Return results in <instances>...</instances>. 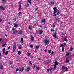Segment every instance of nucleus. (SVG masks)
Here are the masks:
<instances>
[{
    "label": "nucleus",
    "instance_id": "f257e3e1",
    "mask_svg": "<svg viewBox=\"0 0 74 74\" xmlns=\"http://www.w3.org/2000/svg\"><path fill=\"white\" fill-rule=\"evenodd\" d=\"M55 64L54 66V68L53 70H55L56 69V66H58V62L57 61V60H56L54 62Z\"/></svg>",
    "mask_w": 74,
    "mask_h": 74
},
{
    "label": "nucleus",
    "instance_id": "f03ea898",
    "mask_svg": "<svg viewBox=\"0 0 74 74\" xmlns=\"http://www.w3.org/2000/svg\"><path fill=\"white\" fill-rule=\"evenodd\" d=\"M54 16H56L57 14H56V12H57V9L56 8V7H55L54 8Z\"/></svg>",
    "mask_w": 74,
    "mask_h": 74
},
{
    "label": "nucleus",
    "instance_id": "7ed1b4c3",
    "mask_svg": "<svg viewBox=\"0 0 74 74\" xmlns=\"http://www.w3.org/2000/svg\"><path fill=\"white\" fill-rule=\"evenodd\" d=\"M5 48H4L3 49L2 51L3 52V54H4V53H5V54L6 55H8V51H6L5 53Z\"/></svg>",
    "mask_w": 74,
    "mask_h": 74
},
{
    "label": "nucleus",
    "instance_id": "20e7f679",
    "mask_svg": "<svg viewBox=\"0 0 74 74\" xmlns=\"http://www.w3.org/2000/svg\"><path fill=\"white\" fill-rule=\"evenodd\" d=\"M16 49V43L15 42L13 46V50L15 51Z\"/></svg>",
    "mask_w": 74,
    "mask_h": 74
},
{
    "label": "nucleus",
    "instance_id": "39448f33",
    "mask_svg": "<svg viewBox=\"0 0 74 74\" xmlns=\"http://www.w3.org/2000/svg\"><path fill=\"white\" fill-rule=\"evenodd\" d=\"M55 22H59L60 21V18L56 17L54 19Z\"/></svg>",
    "mask_w": 74,
    "mask_h": 74
},
{
    "label": "nucleus",
    "instance_id": "423d86ee",
    "mask_svg": "<svg viewBox=\"0 0 74 74\" xmlns=\"http://www.w3.org/2000/svg\"><path fill=\"white\" fill-rule=\"evenodd\" d=\"M12 31H13V34H15V33H17V31H16L15 28H13L12 29Z\"/></svg>",
    "mask_w": 74,
    "mask_h": 74
},
{
    "label": "nucleus",
    "instance_id": "0eeeda50",
    "mask_svg": "<svg viewBox=\"0 0 74 74\" xmlns=\"http://www.w3.org/2000/svg\"><path fill=\"white\" fill-rule=\"evenodd\" d=\"M57 34V33H56V31H55L54 33V34L53 35V37H54V38H55L56 39L57 38V36H56Z\"/></svg>",
    "mask_w": 74,
    "mask_h": 74
},
{
    "label": "nucleus",
    "instance_id": "6e6552de",
    "mask_svg": "<svg viewBox=\"0 0 74 74\" xmlns=\"http://www.w3.org/2000/svg\"><path fill=\"white\" fill-rule=\"evenodd\" d=\"M24 70V67H22V68H20L19 70V71L20 72L21 71H23Z\"/></svg>",
    "mask_w": 74,
    "mask_h": 74
},
{
    "label": "nucleus",
    "instance_id": "1a4fd4ad",
    "mask_svg": "<svg viewBox=\"0 0 74 74\" xmlns=\"http://www.w3.org/2000/svg\"><path fill=\"white\" fill-rule=\"evenodd\" d=\"M31 41H33V40H34V37H33V35H31Z\"/></svg>",
    "mask_w": 74,
    "mask_h": 74
},
{
    "label": "nucleus",
    "instance_id": "9d476101",
    "mask_svg": "<svg viewBox=\"0 0 74 74\" xmlns=\"http://www.w3.org/2000/svg\"><path fill=\"white\" fill-rule=\"evenodd\" d=\"M0 9H1V10H5L4 7L2 6H0Z\"/></svg>",
    "mask_w": 74,
    "mask_h": 74
},
{
    "label": "nucleus",
    "instance_id": "9b49d317",
    "mask_svg": "<svg viewBox=\"0 0 74 74\" xmlns=\"http://www.w3.org/2000/svg\"><path fill=\"white\" fill-rule=\"evenodd\" d=\"M41 23H45V19H42L41 21Z\"/></svg>",
    "mask_w": 74,
    "mask_h": 74
},
{
    "label": "nucleus",
    "instance_id": "f8f14e48",
    "mask_svg": "<svg viewBox=\"0 0 74 74\" xmlns=\"http://www.w3.org/2000/svg\"><path fill=\"white\" fill-rule=\"evenodd\" d=\"M66 59V60L65 61V63H69V60L68 58H67Z\"/></svg>",
    "mask_w": 74,
    "mask_h": 74
},
{
    "label": "nucleus",
    "instance_id": "ddd939ff",
    "mask_svg": "<svg viewBox=\"0 0 74 74\" xmlns=\"http://www.w3.org/2000/svg\"><path fill=\"white\" fill-rule=\"evenodd\" d=\"M0 68L1 69H3V65L1 64H0Z\"/></svg>",
    "mask_w": 74,
    "mask_h": 74
},
{
    "label": "nucleus",
    "instance_id": "4468645a",
    "mask_svg": "<svg viewBox=\"0 0 74 74\" xmlns=\"http://www.w3.org/2000/svg\"><path fill=\"white\" fill-rule=\"evenodd\" d=\"M67 38H68L67 36L66 37L64 40V41H66V42H67V41H68V40L67 39Z\"/></svg>",
    "mask_w": 74,
    "mask_h": 74
},
{
    "label": "nucleus",
    "instance_id": "2eb2a0df",
    "mask_svg": "<svg viewBox=\"0 0 74 74\" xmlns=\"http://www.w3.org/2000/svg\"><path fill=\"white\" fill-rule=\"evenodd\" d=\"M14 27H18V24H14L13 25Z\"/></svg>",
    "mask_w": 74,
    "mask_h": 74
},
{
    "label": "nucleus",
    "instance_id": "dca6fc26",
    "mask_svg": "<svg viewBox=\"0 0 74 74\" xmlns=\"http://www.w3.org/2000/svg\"><path fill=\"white\" fill-rule=\"evenodd\" d=\"M38 32H39L40 34H42L43 32V31L40 30L38 31Z\"/></svg>",
    "mask_w": 74,
    "mask_h": 74
},
{
    "label": "nucleus",
    "instance_id": "f3484780",
    "mask_svg": "<svg viewBox=\"0 0 74 74\" xmlns=\"http://www.w3.org/2000/svg\"><path fill=\"white\" fill-rule=\"evenodd\" d=\"M55 27H56V25L55 23H53V28H54Z\"/></svg>",
    "mask_w": 74,
    "mask_h": 74
},
{
    "label": "nucleus",
    "instance_id": "a211bd4d",
    "mask_svg": "<svg viewBox=\"0 0 74 74\" xmlns=\"http://www.w3.org/2000/svg\"><path fill=\"white\" fill-rule=\"evenodd\" d=\"M21 42L23 43V38H21Z\"/></svg>",
    "mask_w": 74,
    "mask_h": 74
},
{
    "label": "nucleus",
    "instance_id": "6ab92c4d",
    "mask_svg": "<svg viewBox=\"0 0 74 74\" xmlns=\"http://www.w3.org/2000/svg\"><path fill=\"white\" fill-rule=\"evenodd\" d=\"M19 48L20 49H21L22 48V45H20L19 46Z\"/></svg>",
    "mask_w": 74,
    "mask_h": 74
},
{
    "label": "nucleus",
    "instance_id": "aec40b11",
    "mask_svg": "<svg viewBox=\"0 0 74 74\" xmlns=\"http://www.w3.org/2000/svg\"><path fill=\"white\" fill-rule=\"evenodd\" d=\"M32 1H31V0H28L27 1V2H28V3H30V4H31V2Z\"/></svg>",
    "mask_w": 74,
    "mask_h": 74
},
{
    "label": "nucleus",
    "instance_id": "412c9836",
    "mask_svg": "<svg viewBox=\"0 0 74 74\" xmlns=\"http://www.w3.org/2000/svg\"><path fill=\"white\" fill-rule=\"evenodd\" d=\"M35 48H36V49H38L39 48H40V46L39 45L36 46Z\"/></svg>",
    "mask_w": 74,
    "mask_h": 74
},
{
    "label": "nucleus",
    "instance_id": "4be33fe9",
    "mask_svg": "<svg viewBox=\"0 0 74 74\" xmlns=\"http://www.w3.org/2000/svg\"><path fill=\"white\" fill-rule=\"evenodd\" d=\"M49 43V40H47V45H48Z\"/></svg>",
    "mask_w": 74,
    "mask_h": 74
},
{
    "label": "nucleus",
    "instance_id": "5701e85b",
    "mask_svg": "<svg viewBox=\"0 0 74 74\" xmlns=\"http://www.w3.org/2000/svg\"><path fill=\"white\" fill-rule=\"evenodd\" d=\"M18 34H22V32L21 31H19L18 32Z\"/></svg>",
    "mask_w": 74,
    "mask_h": 74
},
{
    "label": "nucleus",
    "instance_id": "b1692460",
    "mask_svg": "<svg viewBox=\"0 0 74 74\" xmlns=\"http://www.w3.org/2000/svg\"><path fill=\"white\" fill-rule=\"evenodd\" d=\"M73 49L72 47H71L70 49V51L71 52L73 51Z\"/></svg>",
    "mask_w": 74,
    "mask_h": 74
},
{
    "label": "nucleus",
    "instance_id": "393cba45",
    "mask_svg": "<svg viewBox=\"0 0 74 74\" xmlns=\"http://www.w3.org/2000/svg\"><path fill=\"white\" fill-rule=\"evenodd\" d=\"M29 6V4L28 3H27V4L25 5V7H28Z\"/></svg>",
    "mask_w": 74,
    "mask_h": 74
},
{
    "label": "nucleus",
    "instance_id": "a878e982",
    "mask_svg": "<svg viewBox=\"0 0 74 74\" xmlns=\"http://www.w3.org/2000/svg\"><path fill=\"white\" fill-rule=\"evenodd\" d=\"M60 12H58L57 13V15H60Z\"/></svg>",
    "mask_w": 74,
    "mask_h": 74
},
{
    "label": "nucleus",
    "instance_id": "bb28decb",
    "mask_svg": "<svg viewBox=\"0 0 74 74\" xmlns=\"http://www.w3.org/2000/svg\"><path fill=\"white\" fill-rule=\"evenodd\" d=\"M64 47H62V51L63 52H64Z\"/></svg>",
    "mask_w": 74,
    "mask_h": 74
},
{
    "label": "nucleus",
    "instance_id": "cd10ccee",
    "mask_svg": "<svg viewBox=\"0 0 74 74\" xmlns=\"http://www.w3.org/2000/svg\"><path fill=\"white\" fill-rule=\"evenodd\" d=\"M48 53H51V50H48Z\"/></svg>",
    "mask_w": 74,
    "mask_h": 74
},
{
    "label": "nucleus",
    "instance_id": "c85d7f7f",
    "mask_svg": "<svg viewBox=\"0 0 74 74\" xmlns=\"http://www.w3.org/2000/svg\"><path fill=\"white\" fill-rule=\"evenodd\" d=\"M44 43H45V44L46 45H47V40H44Z\"/></svg>",
    "mask_w": 74,
    "mask_h": 74
},
{
    "label": "nucleus",
    "instance_id": "c756f323",
    "mask_svg": "<svg viewBox=\"0 0 74 74\" xmlns=\"http://www.w3.org/2000/svg\"><path fill=\"white\" fill-rule=\"evenodd\" d=\"M20 69H18V68L16 69V72H17V71H18V70H19Z\"/></svg>",
    "mask_w": 74,
    "mask_h": 74
},
{
    "label": "nucleus",
    "instance_id": "7c9ffc66",
    "mask_svg": "<svg viewBox=\"0 0 74 74\" xmlns=\"http://www.w3.org/2000/svg\"><path fill=\"white\" fill-rule=\"evenodd\" d=\"M30 70V68H28L27 69V71H29Z\"/></svg>",
    "mask_w": 74,
    "mask_h": 74
},
{
    "label": "nucleus",
    "instance_id": "2f4dec72",
    "mask_svg": "<svg viewBox=\"0 0 74 74\" xmlns=\"http://www.w3.org/2000/svg\"><path fill=\"white\" fill-rule=\"evenodd\" d=\"M65 68H66V67H65V66L64 65L62 66V69H65Z\"/></svg>",
    "mask_w": 74,
    "mask_h": 74
},
{
    "label": "nucleus",
    "instance_id": "473e14b6",
    "mask_svg": "<svg viewBox=\"0 0 74 74\" xmlns=\"http://www.w3.org/2000/svg\"><path fill=\"white\" fill-rule=\"evenodd\" d=\"M29 47L31 48H33V46L32 45H30Z\"/></svg>",
    "mask_w": 74,
    "mask_h": 74
},
{
    "label": "nucleus",
    "instance_id": "72a5a7b5",
    "mask_svg": "<svg viewBox=\"0 0 74 74\" xmlns=\"http://www.w3.org/2000/svg\"><path fill=\"white\" fill-rule=\"evenodd\" d=\"M2 1L3 2V3H5L6 2V0H2Z\"/></svg>",
    "mask_w": 74,
    "mask_h": 74
},
{
    "label": "nucleus",
    "instance_id": "f704fd0d",
    "mask_svg": "<svg viewBox=\"0 0 74 74\" xmlns=\"http://www.w3.org/2000/svg\"><path fill=\"white\" fill-rule=\"evenodd\" d=\"M28 28L29 29L31 30H32V28L30 27L29 26Z\"/></svg>",
    "mask_w": 74,
    "mask_h": 74
},
{
    "label": "nucleus",
    "instance_id": "c9c22d12",
    "mask_svg": "<svg viewBox=\"0 0 74 74\" xmlns=\"http://www.w3.org/2000/svg\"><path fill=\"white\" fill-rule=\"evenodd\" d=\"M36 70H40V68H39V67H37L36 68Z\"/></svg>",
    "mask_w": 74,
    "mask_h": 74
},
{
    "label": "nucleus",
    "instance_id": "e433bc0d",
    "mask_svg": "<svg viewBox=\"0 0 74 74\" xmlns=\"http://www.w3.org/2000/svg\"><path fill=\"white\" fill-rule=\"evenodd\" d=\"M7 45V44H4L3 45L2 47H5V45Z\"/></svg>",
    "mask_w": 74,
    "mask_h": 74
},
{
    "label": "nucleus",
    "instance_id": "4c0bfd02",
    "mask_svg": "<svg viewBox=\"0 0 74 74\" xmlns=\"http://www.w3.org/2000/svg\"><path fill=\"white\" fill-rule=\"evenodd\" d=\"M27 55V56H30V53H28Z\"/></svg>",
    "mask_w": 74,
    "mask_h": 74
},
{
    "label": "nucleus",
    "instance_id": "58836bf2",
    "mask_svg": "<svg viewBox=\"0 0 74 74\" xmlns=\"http://www.w3.org/2000/svg\"><path fill=\"white\" fill-rule=\"evenodd\" d=\"M21 53V51H18V55H20Z\"/></svg>",
    "mask_w": 74,
    "mask_h": 74
},
{
    "label": "nucleus",
    "instance_id": "ea45409f",
    "mask_svg": "<svg viewBox=\"0 0 74 74\" xmlns=\"http://www.w3.org/2000/svg\"><path fill=\"white\" fill-rule=\"evenodd\" d=\"M50 3H51L52 4H54V2H53L51 1Z\"/></svg>",
    "mask_w": 74,
    "mask_h": 74
},
{
    "label": "nucleus",
    "instance_id": "a19ab883",
    "mask_svg": "<svg viewBox=\"0 0 74 74\" xmlns=\"http://www.w3.org/2000/svg\"><path fill=\"white\" fill-rule=\"evenodd\" d=\"M21 5H20L19 6V10H21Z\"/></svg>",
    "mask_w": 74,
    "mask_h": 74
},
{
    "label": "nucleus",
    "instance_id": "79ce46f5",
    "mask_svg": "<svg viewBox=\"0 0 74 74\" xmlns=\"http://www.w3.org/2000/svg\"><path fill=\"white\" fill-rule=\"evenodd\" d=\"M69 55H70V53L69 52L68 53H66V55L67 56Z\"/></svg>",
    "mask_w": 74,
    "mask_h": 74
},
{
    "label": "nucleus",
    "instance_id": "37998d69",
    "mask_svg": "<svg viewBox=\"0 0 74 74\" xmlns=\"http://www.w3.org/2000/svg\"><path fill=\"white\" fill-rule=\"evenodd\" d=\"M51 62H52V61L50 60L48 62H47V63H51Z\"/></svg>",
    "mask_w": 74,
    "mask_h": 74
},
{
    "label": "nucleus",
    "instance_id": "c03bdc74",
    "mask_svg": "<svg viewBox=\"0 0 74 74\" xmlns=\"http://www.w3.org/2000/svg\"><path fill=\"white\" fill-rule=\"evenodd\" d=\"M29 63H30V64H31V65H32V64H32V63L30 61H29Z\"/></svg>",
    "mask_w": 74,
    "mask_h": 74
},
{
    "label": "nucleus",
    "instance_id": "a18cd8bd",
    "mask_svg": "<svg viewBox=\"0 0 74 74\" xmlns=\"http://www.w3.org/2000/svg\"><path fill=\"white\" fill-rule=\"evenodd\" d=\"M63 47V44H62L60 45V47Z\"/></svg>",
    "mask_w": 74,
    "mask_h": 74
},
{
    "label": "nucleus",
    "instance_id": "49530a36",
    "mask_svg": "<svg viewBox=\"0 0 74 74\" xmlns=\"http://www.w3.org/2000/svg\"><path fill=\"white\" fill-rule=\"evenodd\" d=\"M66 71H67V70H68V68L67 67H66Z\"/></svg>",
    "mask_w": 74,
    "mask_h": 74
},
{
    "label": "nucleus",
    "instance_id": "de8ad7c7",
    "mask_svg": "<svg viewBox=\"0 0 74 74\" xmlns=\"http://www.w3.org/2000/svg\"><path fill=\"white\" fill-rule=\"evenodd\" d=\"M2 22V20L0 18V22Z\"/></svg>",
    "mask_w": 74,
    "mask_h": 74
},
{
    "label": "nucleus",
    "instance_id": "09e8293b",
    "mask_svg": "<svg viewBox=\"0 0 74 74\" xmlns=\"http://www.w3.org/2000/svg\"><path fill=\"white\" fill-rule=\"evenodd\" d=\"M51 54L52 55H53L54 54V52H53V51H52L51 53Z\"/></svg>",
    "mask_w": 74,
    "mask_h": 74
},
{
    "label": "nucleus",
    "instance_id": "8fccbe9b",
    "mask_svg": "<svg viewBox=\"0 0 74 74\" xmlns=\"http://www.w3.org/2000/svg\"><path fill=\"white\" fill-rule=\"evenodd\" d=\"M66 43H64L63 45H64V46H66Z\"/></svg>",
    "mask_w": 74,
    "mask_h": 74
},
{
    "label": "nucleus",
    "instance_id": "3c124183",
    "mask_svg": "<svg viewBox=\"0 0 74 74\" xmlns=\"http://www.w3.org/2000/svg\"><path fill=\"white\" fill-rule=\"evenodd\" d=\"M33 56H31L30 57L31 59H33Z\"/></svg>",
    "mask_w": 74,
    "mask_h": 74
},
{
    "label": "nucleus",
    "instance_id": "603ef678",
    "mask_svg": "<svg viewBox=\"0 0 74 74\" xmlns=\"http://www.w3.org/2000/svg\"><path fill=\"white\" fill-rule=\"evenodd\" d=\"M13 63L12 62H10V64H12Z\"/></svg>",
    "mask_w": 74,
    "mask_h": 74
},
{
    "label": "nucleus",
    "instance_id": "864d4df0",
    "mask_svg": "<svg viewBox=\"0 0 74 74\" xmlns=\"http://www.w3.org/2000/svg\"><path fill=\"white\" fill-rule=\"evenodd\" d=\"M51 32H53V31H55V30H53V29H51Z\"/></svg>",
    "mask_w": 74,
    "mask_h": 74
},
{
    "label": "nucleus",
    "instance_id": "5fc2aeb1",
    "mask_svg": "<svg viewBox=\"0 0 74 74\" xmlns=\"http://www.w3.org/2000/svg\"><path fill=\"white\" fill-rule=\"evenodd\" d=\"M52 69H53V68H51V69H50V71H52Z\"/></svg>",
    "mask_w": 74,
    "mask_h": 74
},
{
    "label": "nucleus",
    "instance_id": "6e6d98bb",
    "mask_svg": "<svg viewBox=\"0 0 74 74\" xmlns=\"http://www.w3.org/2000/svg\"><path fill=\"white\" fill-rule=\"evenodd\" d=\"M10 49V46H9L8 48V49Z\"/></svg>",
    "mask_w": 74,
    "mask_h": 74
},
{
    "label": "nucleus",
    "instance_id": "4d7b16f0",
    "mask_svg": "<svg viewBox=\"0 0 74 74\" xmlns=\"http://www.w3.org/2000/svg\"><path fill=\"white\" fill-rule=\"evenodd\" d=\"M47 70L48 72H49V69H47Z\"/></svg>",
    "mask_w": 74,
    "mask_h": 74
},
{
    "label": "nucleus",
    "instance_id": "13d9d810",
    "mask_svg": "<svg viewBox=\"0 0 74 74\" xmlns=\"http://www.w3.org/2000/svg\"><path fill=\"white\" fill-rule=\"evenodd\" d=\"M34 68L36 67V65L34 64V66H33Z\"/></svg>",
    "mask_w": 74,
    "mask_h": 74
},
{
    "label": "nucleus",
    "instance_id": "bf43d9fd",
    "mask_svg": "<svg viewBox=\"0 0 74 74\" xmlns=\"http://www.w3.org/2000/svg\"><path fill=\"white\" fill-rule=\"evenodd\" d=\"M19 15H21V12H19L18 13Z\"/></svg>",
    "mask_w": 74,
    "mask_h": 74
},
{
    "label": "nucleus",
    "instance_id": "052dcab7",
    "mask_svg": "<svg viewBox=\"0 0 74 74\" xmlns=\"http://www.w3.org/2000/svg\"><path fill=\"white\" fill-rule=\"evenodd\" d=\"M35 52H37V49H36L34 51Z\"/></svg>",
    "mask_w": 74,
    "mask_h": 74
},
{
    "label": "nucleus",
    "instance_id": "680f3d73",
    "mask_svg": "<svg viewBox=\"0 0 74 74\" xmlns=\"http://www.w3.org/2000/svg\"><path fill=\"white\" fill-rule=\"evenodd\" d=\"M1 40H2V39L1 38H0V42L1 41Z\"/></svg>",
    "mask_w": 74,
    "mask_h": 74
},
{
    "label": "nucleus",
    "instance_id": "e2e57ef3",
    "mask_svg": "<svg viewBox=\"0 0 74 74\" xmlns=\"http://www.w3.org/2000/svg\"><path fill=\"white\" fill-rule=\"evenodd\" d=\"M38 31H36V34H38Z\"/></svg>",
    "mask_w": 74,
    "mask_h": 74
},
{
    "label": "nucleus",
    "instance_id": "0e129e2a",
    "mask_svg": "<svg viewBox=\"0 0 74 74\" xmlns=\"http://www.w3.org/2000/svg\"><path fill=\"white\" fill-rule=\"evenodd\" d=\"M5 36L6 37H7V34H5Z\"/></svg>",
    "mask_w": 74,
    "mask_h": 74
},
{
    "label": "nucleus",
    "instance_id": "69168bd1",
    "mask_svg": "<svg viewBox=\"0 0 74 74\" xmlns=\"http://www.w3.org/2000/svg\"><path fill=\"white\" fill-rule=\"evenodd\" d=\"M44 51H45V52H47V49H46Z\"/></svg>",
    "mask_w": 74,
    "mask_h": 74
},
{
    "label": "nucleus",
    "instance_id": "338daca9",
    "mask_svg": "<svg viewBox=\"0 0 74 74\" xmlns=\"http://www.w3.org/2000/svg\"><path fill=\"white\" fill-rule=\"evenodd\" d=\"M63 24V22H61V25H62Z\"/></svg>",
    "mask_w": 74,
    "mask_h": 74
},
{
    "label": "nucleus",
    "instance_id": "774afa93",
    "mask_svg": "<svg viewBox=\"0 0 74 74\" xmlns=\"http://www.w3.org/2000/svg\"><path fill=\"white\" fill-rule=\"evenodd\" d=\"M10 23H11V22H8V24H10Z\"/></svg>",
    "mask_w": 74,
    "mask_h": 74
}]
</instances>
